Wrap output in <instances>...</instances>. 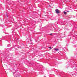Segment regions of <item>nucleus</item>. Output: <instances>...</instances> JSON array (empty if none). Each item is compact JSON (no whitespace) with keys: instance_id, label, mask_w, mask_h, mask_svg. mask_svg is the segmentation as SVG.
I'll return each instance as SVG.
<instances>
[{"instance_id":"nucleus-1","label":"nucleus","mask_w":77,"mask_h":77,"mask_svg":"<svg viewBox=\"0 0 77 77\" xmlns=\"http://www.w3.org/2000/svg\"><path fill=\"white\" fill-rule=\"evenodd\" d=\"M55 12L57 14H60V12H59V10L57 9H56L55 10Z\"/></svg>"},{"instance_id":"nucleus-2","label":"nucleus","mask_w":77,"mask_h":77,"mask_svg":"<svg viewBox=\"0 0 77 77\" xmlns=\"http://www.w3.org/2000/svg\"><path fill=\"white\" fill-rule=\"evenodd\" d=\"M3 68H5V69H7V66H6V65H5V64L4 65Z\"/></svg>"},{"instance_id":"nucleus-3","label":"nucleus","mask_w":77,"mask_h":77,"mask_svg":"<svg viewBox=\"0 0 77 77\" xmlns=\"http://www.w3.org/2000/svg\"><path fill=\"white\" fill-rule=\"evenodd\" d=\"M54 51H58V50H59V48H54Z\"/></svg>"},{"instance_id":"nucleus-4","label":"nucleus","mask_w":77,"mask_h":77,"mask_svg":"<svg viewBox=\"0 0 77 77\" xmlns=\"http://www.w3.org/2000/svg\"><path fill=\"white\" fill-rule=\"evenodd\" d=\"M63 13L64 14H65V15L67 14V13L65 11H64Z\"/></svg>"},{"instance_id":"nucleus-5","label":"nucleus","mask_w":77,"mask_h":77,"mask_svg":"<svg viewBox=\"0 0 77 77\" xmlns=\"http://www.w3.org/2000/svg\"><path fill=\"white\" fill-rule=\"evenodd\" d=\"M49 48H50V49H51V47H49Z\"/></svg>"},{"instance_id":"nucleus-6","label":"nucleus","mask_w":77,"mask_h":77,"mask_svg":"<svg viewBox=\"0 0 77 77\" xmlns=\"http://www.w3.org/2000/svg\"><path fill=\"white\" fill-rule=\"evenodd\" d=\"M52 34H52V33L50 34V35H52Z\"/></svg>"},{"instance_id":"nucleus-7","label":"nucleus","mask_w":77,"mask_h":77,"mask_svg":"<svg viewBox=\"0 0 77 77\" xmlns=\"http://www.w3.org/2000/svg\"><path fill=\"white\" fill-rule=\"evenodd\" d=\"M6 16H7V17L8 18V15H7Z\"/></svg>"},{"instance_id":"nucleus-8","label":"nucleus","mask_w":77,"mask_h":77,"mask_svg":"<svg viewBox=\"0 0 77 77\" xmlns=\"http://www.w3.org/2000/svg\"><path fill=\"white\" fill-rule=\"evenodd\" d=\"M8 0V1H9V0Z\"/></svg>"}]
</instances>
